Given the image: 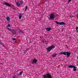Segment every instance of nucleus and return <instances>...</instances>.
I'll list each match as a JSON object with an SVG mask.
<instances>
[{
	"mask_svg": "<svg viewBox=\"0 0 78 78\" xmlns=\"http://www.w3.org/2000/svg\"><path fill=\"white\" fill-rule=\"evenodd\" d=\"M54 48H55V46L53 45L51 46H50L48 47V48H47L46 49L47 50L48 52H50V51L52 49Z\"/></svg>",
	"mask_w": 78,
	"mask_h": 78,
	"instance_id": "f257e3e1",
	"label": "nucleus"
},
{
	"mask_svg": "<svg viewBox=\"0 0 78 78\" xmlns=\"http://www.w3.org/2000/svg\"><path fill=\"white\" fill-rule=\"evenodd\" d=\"M43 76L44 78H52L51 75L49 73H48L46 75H44Z\"/></svg>",
	"mask_w": 78,
	"mask_h": 78,
	"instance_id": "f03ea898",
	"label": "nucleus"
},
{
	"mask_svg": "<svg viewBox=\"0 0 78 78\" xmlns=\"http://www.w3.org/2000/svg\"><path fill=\"white\" fill-rule=\"evenodd\" d=\"M55 23L56 24H57L58 25H66V24L64 22H59L57 21H56Z\"/></svg>",
	"mask_w": 78,
	"mask_h": 78,
	"instance_id": "7ed1b4c3",
	"label": "nucleus"
},
{
	"mask_svg": "<svg viewBox=\"0 0 78 78\" xmlns=\"http://www.w3.org/2000/svg\"><path fill=\"white\" fill-rule=\"evenodd\" d=\"M55 15L54 13H51L50 15V19L52 20H54L55 19Z\"/></svg>",
	"mask_w": 78,
	"mask_h": 78,
	"instance_id": "20e7f679",
	"label": "nucleus"
},
{
	"mask_svg": "<svg viewBox=\"0 0 78 78\" xmlns=\"http://www.w3.org/2000/svg\"><path fill=\"white\" fill-rule=\"evenodd\" d=\"M70 55H71V54L70 52L68 51L66 52V55L67 58H69Z\"/></svg>",
	"mask_w": 78,
	"mask_h": 78,
	"instance_id": "39448f33",
	"label": "nucleus"
},
{
	"mask_svg": "<svg viewBox=\"0 0 78 78\" xmlns=\"http://www.w3.org/2000/svg\"><path fill=\"white\" fill-rule=\"evenodd\" d=\"M4 5H6V6H9V7H11V5H10L9 3L5 2L4 3Z\"/></svg>",
	"mask_w": 78,
	"mask_h": 78,
	"instance_id": "423d86ee",
	"label": "nucleus"
},
{
	"mask_svg": "<svg viewBox=\"0 0 78 78\" xmlns=\"http://www.w3.org/2000/svg\"><path fill=\"white\" fill-rule=\"evenodd\" d=\"M12 33L13 34H16V31H17V30H12Z\"/></svg>",
	"mask_w": 78,
	"mask_h": 78,
	"instance_id": "0eeeda50",
	"label": "nucleus"
},
{
	"mask_svg": "<svg viewBox=\"0 0 78 78\" xmlns=\"http://www.w3.org/2000/svg\"><path fill=\"white\" fill-rule=\"evenodd\" d=\"M37 60L36 59H34L33 61V63H35V64H36L37 63Z\"/></svg>",
	"mask_w": 78,
	"mask_h": 78,
	"instance_id": "6e6552de",
	"label": "nucleus"
},
{
	"mask_svg": "<svg viewBox=\"0 0 78 78\" xmlns=\"http://www.w3.org/2000/svg\"><path fill=\"white\" fill-rule=\"evenodd\" d=\"M76 67L74 66L73 67V71L74 72H75V71H76L77 70L76 69Z\"/></svg>",
	"mask_w": 78,
	"mask_h": 78,
	"instance_id": "1a4fd4ad",
	"label": "nucleus"
},
{
	"mask_svg": "<svg viewBox=\"0 0 78 78\" xmlns=\"http://www.w3.org/2000/svg\"><path fill=\"white\" fill-rule=\"evenodd\" d=\"M46 30L48 31H50V30H51V28H48L46 29Z\"/></svg>",
	"mask_w": 78,
	"mask_h": 78,
	"instance_id": "9d476101",
	"label": "nucleus"
},
{
	"mask_svg": "<svg viewBox=\"0 0 78 78\" xmlns=\"http://www.w3.org/2000/svg\"><path fill=\"white\" fill-rule=\"evenodd\" d=\"M74 66L73 65H70L68 66V68H71V69H72V68H73Z\"/></svg>",
	"mask_w": 78,
	"mask_h": 78,
	"instance_id": "9b49d317",
	"label": "nucleus"
},
{
	"mask_svg": "<svg viewBox=\"0 0 78 78\" xmlns=\"http://www.w3.org/2000/svg\"><path fill=\"white\" fill-rule=\"evenodd\" d=\"M23 73V72H21L19 74H18L17 73H16V74H17V75H21Z\"/></svg>",
	"mask_w": 78,
	"mask_h": 78,
	"instance_id": "f8f14e48",
	"label": "nucleus"
},
{
	"mask_svg": "<svg viewBox=\"0 0 78 78\" xmlns=\"http://www.w3.org/2000/svg\"><path fill=\"white\" fill-rule=\"evenodd\" d=\"M6 20L7 21H9L10 20V18H9V17L8 16L6 18Z\"/></svg>",
	"mask_w": 78,
	"mask_h": 78,
	"instance_id": "ddd939ff",
	"label": "nucleus"
},
{
	"mask_svg": "<svg viewBox=\"0 0 78 78\" xmlns=\"http://www.w3.org/2000/svg\"><path fill=\"white\" fill-rule=\"evenodd\" d=\"M20 3H19V2H17L16 3L17 6H20Z\"/></svg>",
	"mask_w": 78,
	"mask_h": 78,
	"instance_id": "4468645a",
	"label": "nucleus"
},
{
	"mask_svg": "<svg viewBox=\"0 0 78 78\" xmlns=\"http://www.w3.org/2000/svg\"><path fill=\"white\" fill-rule=\"evenodd\" d=\"M19 18L20 19H21L22 18V13H20L19 15Z\"/></svg>",
	"mask_w": 78,
	"mask_h": 78,
	"instance_id": "2eb2a0df",
	"label": "nucleus"
},
{
	"mask_svg": "<svg viewBox=\"0 0 78 78\" xmlns=\"http://www.w3.org/2000/svg\"><path fill=\"white\" fill-rule=\"evenodd\" d=\"M12 78H17V76H16V75L12 76Z\"/></svg>",
	"mask_w": 78,
	"mask_h": 78,
	"instance_id": "dca6fc26",
	"label": "nucleus"
},
{
	"mask_svg": "<svg viewBox=\"0 0 78 78\" xmlns=\"http://www.w3.org/2000/svg\"><path fill=\"white\" fill-rule=\"evenodd\" d=\"M18 32L20 34V33H23V32L21 31L20 30L19 31H18Z\"/></svg>",
	"mask_w": 78,
	"mask_h": 78,
	"instance_id": "f3484780",
	"label": "nucleus"
},
{
	"mask_svg": "<svg viewBox=\"0 0 78 78\" xmlns=\"http://www.w3.org/2000/svg\"><path fill=\"white\" fill-rule=\"evenodd\" d=\"M66 52H63V55H65V56H66Z\"/></svg>",
	"mask_w": 78,
	"mask_h": 78,
	"instance_id": "a211bd4d",
	"label": "nucleus"
},
{
	"mask_svg": "<svg viewBox=\"0 0 78 78\" xmlns=\"http://www.w3.org/2000/svg\"><path fill=\"white\" fill-rule=\"evenodd\" d=\"M11 27V25L8 24V26H7V27Z\"/></svg>",
	"mask_w": 78,
	"mask_h": 78,
	"instance_id": "6ab92c4d",
	"label": "nucleus"
},
{
	"mask_svg": "<svg viewBox=\"0 0 78 78\" xmlns=\"http://www.w3.org/2000/svg\"><path fill=\"white\" fill-rule=\"evenodd\" d=\"M27 8H28V6H26V7L25 9V11H26L27 9Z\"/></svg>",
	"mask_w": 78,
	"mask_h": 78,
	"instance_id": "aec40b11",
	"label": "nucleus"
},
{
	"mask_svg": "<svg viewBox=\"0 0 78 78\" xmlns=\"http://www.w3.org/2000/svg\"><path fill=\"white\" fill-rule=\"evenodd\" d=\"M8 31H12V30L11 29H8Z\"/></svg>",
	"mask_w": 78,
	"mask_h": 78,
	"instance_id": "412c9836",
	"label": "nucleus"
},
{
	"mask_svg": "<svg viewBox=\"0 0 78 78\" xmlns=\"http://www.w3.org/2000/svg\"><path fill=\"white\" fill-rule=\"evenodd\" d=\"M12 39L13 41H16V39L15 38H12Z\"/></svg>",
	"mask_w": 78,
	"mask_h": 78,
	"instance_id": "4be33fe9",
	"label": "nucleus"
},
{
	"mask_svg": "<svg viewBox=\"0 0 78 78\" xmlns=\"http://www.w3.org/2000/svg\"><path fill=\"white\" fill-rule=\"evenodd\" d=\"M56 55H57V54H55L54 55H53V57H55Z\"/></svg>",
	"mask_w": 78,
	"mask_h": 78,
	"instance_id": "5701e85b",
	"label": "nucleus"
},
{
	"mask_svg": "<svg viewBox=\"0 0 78 78\" xmlns=\"http://www.w3.org/2000/svg\"><path fill=\"white\" fill-rule=\"evenodd\" d=\"M23 1H21V2H20L21 4H22V3H23Z\"/></svg>",
	"mask_w": 78,
	"mask_h": 78,
	"instance_id": "b1692460",
	"label": "nucleus"
},
{
	"mask_svg": "<svg viewBox=\"0 0 78 78\" xmlns=\"http://www.w3.org/2000/svg\"><path fill=\"white\" fill-rule=\"evenodd\" d=\"M72 20H74V17H72V18H71Z\"/></svg>",
	"mask_w": 78,
	"mask_h": 78,
	"instance_id": "393cba45",
	"label": "nucleus"
},
{
	"mask_svg": "<svg viewBox=\"0 0 78 78\" xmlns=\"http://www.w3.org/2000/svg\"><path fill=\"white\" fill-rule=\"evenodd\" d=\"M72 1V0H69L68 2V3H69L70 2H71Z\"/></svg>",
	"mask_w": 78,
	"mask_h": 78,
	"instance_id": "a878e982",
	"label": "nucleus"
},
{
	"mask_svg": "<svg viewBox=\"0 0 78 78\" xmlns=\"http://www.w3.org/2000/svg\"><path fill=\"white\" fill-rule=\"evenodd\" d=\"M60 54L61 55H62V54H63V52L60 53Z\"/></svg>",
	"mask_w": 78,
	"mask_h": 78,
	"instance_id": "bb28decb",
	"label": "nucleus"
},
{
	"mask_svg": "<svg viewBox=\"0 0 78 78\" xmlns=\"http://www.w3.org/2000/svg\"><path fill=\"white\" fill-rule=\"evenodd\" d=\"M28 50H29V48H27V49H26V51H27Z\"/></svg>",
	"mask_w": 78,
	"mask_h": 78,
	"instance_id": "cd10ccee",
	"label": "nucleus"
},
{
	"mask_svg": "<svg viewBox=\"0 0 78 78\" xmlns=\"http://www.w3.org/2000/svg\"><path fill=\"white\" fill-rule=\"evenodd\" d=\"M78 27H76V30H78Z\"/></svg>",
	"mask_w": 78,
	"mask_h": 78,
	"instance_id": "c85d7f7f",
	"label": "nucleus"
},
{
	"mask_svg": "<svg viewBox=\"0 0 78 78\" xmlns=\"http://www.w3.org/2000/svg\"><path fill=\"white\" fill-rule=\"evenodd\" d=\"M2 46H3V47H5V45H4V44H2Z\"/></svg>",
	"mask_w": 78,
	"mask_h": 78,
	"instance_id": "c756f323",
	"label": "nucleus"
},
{
	"mask_svg": "<svg viewBox=\"0 0 78 78\" xmlns=\"http://www.w3.org/2000/svg\"><path fill=\"white\" fill-rule=\"evenodd\" d=\"M78 30H76V33H78Z\"/></svg>",
	"mask_w": 78,
	"mask_h": 78,
	"instance_id": "7c9ffc66",
	"label": "nucleus"
},
{
	"mask_svg": "<svg viewBox=\"0 0 78 78\" xmlns=\"http://www.w3.org/2000/svg\"><path fill=\"white\" fill-rule=\"evenodd\" d=\"M0 44H2V42H1V41H0Z\"/></svg>",
	"mask_w": 78,
	"mask_h": 78,
	"instance_id": "2f4dec72",
	"label": "nucleus"
},
{
	"mask_svg": "<svg viewBox=\"0 0 78 78\" xmlns=\"http://www.w3.org/2000/svg\"><path fill=\"white\" fill-rule=\"evenodd\" d=\"M69 17H72V16H69Z\"/></svg>",
	"mask_w": 78,
	"mask_h": 78,
	"instance_id": "473e14b6",
	"label": "nucleus"
},
{
	"mask_svg": "<svg viewBox=\"0 0 78 78\" xmlns=\"http://www.w3.org/2000/svg\"><path fill=\"white\" fill-rule=\"evenodd\" d=\"M16 42V41H15L14 42V43L15 44Z\"/></svg>",
	"mask_w": 78,
	"mask_h": 78,
	"instance_id": "72a5a7b5",
	"label": "nucleus"
},
{
	"mask_svg": "<svg viewBox=\"0 0 78 78\" xmlns=\"http://www.w3.org/2000/svg\"><path fill=\"white\" fill-rule=\"evenodd\" d=\"M77 18H78V14H77Z\"/></svg>",
	"mask_w": 78,
	"mask_h": 78,
	"instance_id": "f704fd0d",
	"label": "nucleus"
},
{
	"mask_svg": "<svg viewBox=\"0 0 78 78\" xmlns=\"http://www.w3.org/2000/svg\"><path fill=\"white\" fill-rule=\"evenodd\" d=\"M46 45H47V44H48V43H46Z\"/></svg>",
	"mask_w": 78,
	"mask_h": 78,
	"instance_id": "c9c22d12",
	"label": "nucleus"
},
{
	"mask_svg": "<svg viewBox=\"0 0 78 78\" xmlns=\"http://www.w3.org/2000/svg\"><path fill=\"white\" fill-rule=\"evenodd\" d=\"M0 64H2V63H0Z\"/></svg>",
	"mask_w": 78,
	"mask_h": 78,
	"instance_id": "e433bc0d",
	"label": "nucleus"
},
{
	"mask_svg": "<svg viewBox=\"0 0 78 78\" xmlns=\"http://www.w3.org/2000/svg\"><path fill=\"white\" fill-rule=\"evenodd\" d=\"M45 2H47V0H45Z\"/></svg>",
	"mask_w": 78,
	"mask_h": 78,
	"instance_id": "4c0bfd02",
	"label": "nucleus"
},
{
	"mask_svg": "<svg viewBox=\"0 0 78 78\" xmlns=\"http://www.w3.org/2000/svg\"><path fill=\"white\" fill-rule=\"evenodd\" d=\"M77 59H78V56H77Z\"/></svg>",
	"mask_w": 78,
	"mask_h": 78,
	"instance_id": "58836bf2",
	"label": "nucleus"
},
{
	"mask_svg": "<svg viewBox=\"0 0 78 78\" xmlns=\"http://www.w3.org/2000/svg\"><path fill=\"white\" fill-rule=\"evenodd\" d=\"M69 39H70V37H69Z\"/></svg>",
	"mask_w": 78,
	"mask_h": 78,
	"instance_id": "ea45409f",
	"label": "nucleus"
}]
</instances>
